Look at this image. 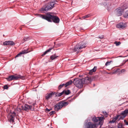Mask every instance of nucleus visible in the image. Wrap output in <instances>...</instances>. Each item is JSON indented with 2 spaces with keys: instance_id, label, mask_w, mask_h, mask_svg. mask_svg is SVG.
<instances>
[{
  "instance_id": "obj_1",
  "label": "nucleus",
  "mask_w": 128,
  "mask_h": 128,
  "mask_svg": "<svg viewBox=\"0 0 128 128\" xmlns=\"http://www.w3.org/2000/svg\"><path fill=\"white\" fill-rule=\"evenodd\" d=\"M51 12L47 13L45 15H40L39 16L42 18L46 20L48 22L53 21L55 23H58L60 21V19L57 16L51 14Z\"/></svg>"
},
{
  "instance_id": "obj_2",
  "label": "nucleus",
  "mask_w": 128,
  "mask_h": 128,
  "mask_svg": "<svg viewBox=\"0 0 128 128\" xmlns=\"http://www.w3.org/2000/svg\"><path fill=\"white\" fill-rule=\"evenodd\" d=\"M69 104L68 102H61L58 103L54 106L55 110L58 111L61 109L63 107L67 106Z\"/></svg>"
},
{
  "instance_id": "obj_3",
  "label": "nucleus",
  "mask_w": 128,
  "mask_h": 128,
  "mask_svg": "<svg viewBox=\"0 0 128 128\" xmlns=\"http://www.w3.org/2000/svg\"><path fill=\"white\" fill-rule=\"evenodd\" d=\"M55 4L56 2L54 1L50 2L47 4L46 6H43V10L45 11L50 10L54 7Z\"/></svg>"
},
{
  "instance_id": "obj_4",
  "label": "nucleus",
  "mask_w": 128,
  "mask_h": 128,
  "mask_svg": "<svg viewBox=\"0 0 128 128\" xmlns=\"http://www.w3.org/2000/svg\"><path fill=\"white\" fill-rule=\"evenodd\" d=\"M73 83L74 85L78 88H81L82 87L83 84L82 79L76 78L74 80Z\"/></svg>"
},
{
  "instance_id": "obj_5",
  "label": "nucleus",
  "mask_w": 128,
  "mask_h": 128,
  "mask_svg": "<svg viewBox=\"0 0 128 128\" xmlns=\"http://www.w3.org/2000/svg\"><path fill=\"white\" fill-rule=\"evenodd\" d=\"M19 78L24 79V77L22 76H16L14 75H12L8 76V78H6L7 80L8 81L14 80H17Z\"/></svg>"
},
{
  "instance_id": "obj_6",
  "label": "nucleus",
  "mask_w": 128,
  "mask_h": 128,
  "mask_svg": "<svg viewBox=\"0 0 128 128\" xmlns=\"http://www.w3.org/2000/svg\"><path fill=\"white\" fill-rule=\"evenodd\" d=\"M86 45L84 44H80V43L78 44L75 46L74 51V52H78V51L82 48H84L86 46Z\"/></svg>"
},
{
  "instance_id": "obj_7",
  "label": "nucleus",
  "mask_w": 128,
  "mask_h": 128,
  "mask_svg": "<svg viewBox=\"0 0 128 128\" xmlns=\"http://www.w3.org/2000/svg\"><path fill=\"white\" fill-rule=\"evenodd\" d=\"M96 124L92 122H88L85 125L84 128H96Z\"/></svg>"
},
{
  "instance_id": "obj_8",
  "label": "nucleus",
  "mask_w": 128,
  "mask_h": 128,
  "mask_svg": "<svg viewBox=\"0 0 128 128\" xmlns=\"http://www.w3.org/2000/svg\"><path fill=\"white\" fill-rule=\"evenodd\" d=\"M128 114V109H126L120 114V115L122 116L120 117V119L123 120L127 116Z\"/></svg>"
},
{
  "instance_id": "obj_9",
  "label": "nucleus",
  "mask_w": 128,
  "mask_h": 128,
  "mask_svg": "<svg viewBox=\"0 0 128 128\" xmlns=\"http://www.w3.org/2000/svg\"><path fill=\"white\" fill-rule=\"evenodd\" d=\"M127 25L125 23L121 22L116 24V27L118 28L124 29L126 27Z\"/></svg>"
},
{
  "instance_id": "obj_10",
  "label": "nucleus",
  "mask_w": 128,
  "mask_h": 128,
  "mask_svg": "<svg viewBox=\"0 0 128 128\" xmlns=\"http://www.w3.org/2000/svg\"><path fill=\"white\" fill-rule=\"evenodd\" d=\"M55 93V92H53L47 93L46 94L45 96V100H49V99L51 98L52 96Z\"/></svg>"
},
{
  "instance_id": "obj_11",
  "label": "nucleus",
  "mask_w": 128,
  "mask_h": 128,
  "mask_svg": "<svg viewBox=\"0 0 128 128\" xmlns=\"http://www.w3.org/2000/svg\"><path fill=\"white\" fill-rule=\"evenodd\" d=\"M123 11L120 8V7L117 8L115 10L116 14L117 16H120L121 15Z\"/></svg>"
},
{
  "instance_id": "obj_12",
  "label": "nucleus",
  "mask_w": 128,
  "mask_h": 128,
  "mask_svg": "<svg viewBox=\"0 0 128 128\" xmlns=\"http://www.w3.org/2000/svg\"><path fill=\"white\" fill-rule=\"evenodd\" d=\"M82 80L83 84H88L90 83L91 81V79L88 77L83 78L82 79Z\"/></svg>"
},
{
  "instance_id": "obj_13",
  "label": "nucleus",
  "mask_w": 128,
  "mask_h": 128,
  "mask_svg": "<svg viewBox=\"0 0 128 128\" xmlns=\"http://www.w3.org/2000/svg\"><path fill=\"white\" fill-rule=\"evenodd\" d=\"M12 115L10 114L8 116V117L9 118L8 120L10 122L12 123H13L14 122V117L15 116V113L13 112L12 114Z\"/></svg>"
},
{
  "instance_id": "obj_14",
  "label": "nucleus",
  "mask_w": 128,
  "mask_h": 128,
  "mask_svg": "<svg viewBox=\"0 0 128 128\" xmlns=\"http://www.w3.org/2000/svg\"><path fill=\"white\" fill-rule=\"evenodd\" d=\"M3 44L5 46L8 45L14 46L15 44L14 42L11 41H6L3 42Z\"/></svg>"
},
{
  "instance_id": "obj_15",
  "label": "nucleus",
  "mask_w": 128,
  "mask_h": 128,
  "mask_svg": "<svg viewBox=\"0 0 128 128\" xmlns=\"http://www.w3.org/2000/svg\"><path fill=\"white\" fill-rule=\"evenodd\" d=\"M118 0H106V3H108V5H110L111 3H112L113 4L118 2Z\"/></svg>"
},
{
  "instance_id": "obj_16",
  "label": "nucleus",
  "mask_w": 128,
  "mask_h": 128,
  "mask_svg": "<svg viewBox=\"0 0 128 128\" xmlns=\"http://www.w3.org/2000/svg\"><path fill=\"white\" fill-rule=\"evenodd\" d=\"M32 107V106H28L26 105H25L24 106H21V108L22 110H29V109H31Z\"/></svg>"
},
{
  "instance_id": "obj_17",
  "label": "nucleus",
  "mask_w": 128,
  "mask_h": 128,
  "mask_svg": "<svg viewBox=\"0 0 128 128\" xmlns=\"http://www.w3.org/2000/svg\"><path fill=\"white\" fill-rule=\"evenodd\" d=\"M28 51L27 50H22L21 52H20L19 54H18L15 56V58L21 56V55L22 54H26L28 52Z\"/></svg>"
},
{
  "instance_id": "obj_18",
  "label": "nucleus",
  "mask_w": 128,
  "mask_h": 128,
  "mask_svg": "<svg viewBox=\"0 0 128 128\" xmlns=\"http://www.w3.org/2000/svg\"><path fill=\"white\" fill-rule=\"evenodd\" d=\"M121 9L124 11V10L128 8V5L127 4L123 3L122 4L120 7Z\"/></svg>"
},
{
  "instance_id": "obj_19",
  "label": "nucleus",
  "mask_w": 128,
  "mask_h": 128,
  "mask_svg": "<svg viewBox=\"0 0 128 128\" xmlns=\"http://www.w3.org/2000/svg\"><path fill=\"white\" fill-rule=\"evenodd\" d=\"M100 119L98 121L99 122V124L100 125V126L104 122L103 120L104 119V117H99Z\"/></svg>"
},
{
  "instance_id": "obj_20",
  "label": "nucleus",
  "mask_w": 128,
  "mask_h": 128,
  "mask_svg": "<svg viewBox=\"0 0 128 128\" xmlns=\"http://www.w3.org/2000/svg\"><path fill=\"white\" fill-rule=\"evenodd\" d=\"M97 67L96 66H94V68L90 70L89 72V74L90 75H92V74L93 72H94L96 71V70Z\"/></svg>"
},
{
  "instance_id": "obj_21",
  "label": "nucleus",
  "mask_w": 128,
  "mask_h": 128,
  "mask_svg": "<svg viewBox=\"0 0 128 128\" xmlns=\"http://www.w3.org/2000/svg\"><path fill=\"white\" fill-rule=\"evenodd\" d=\"M99 119V117H95L92 118V120L94 122H97L98 121Z\"/></svg>"
},
{
  "instance_id": "obj_22",
  "label": "nucleus",
  "mask_w": 128,
  "mask_h": 128,
  "mask_svg": "<svg viewBox=\"0 0 128 128\" xmlns=\"http://www.w3.org/2000/svg\"><path fill=\"white\" fill-rule=\"evenodd\" d=\"M63 94L66 95H68L70 93V90H64L62 91Z\"/></svg>"
},
{
  "instance_id": "obj_23",
  "label": "nucleus",
  "mask_w": 128,
  "mask_h": 128,
  "mask_svg": "<svg viewBox=\"0 0 128 128\" xmlns=\"http://www.w3.org/2000/svg\"><path fill=\"white\" fill-rule=\"evenodd\" d=\"M54 47H52L49 48L48 50H46L43 54L42 55V56L45 55L46 53H48V52H50L51 50L53 49Z\"/></svg>"
},
{
  "instance_id": "obj_24",
  "label": "nucleus",
  "mask_w": 128,
  "mask_h": 128,
  "mask_svg": "<svg viewBox=\"0 0 128 128\" xmlns=\"http://www.w3.org/2000/svg\"><path fill=\"white\" fill-rule=\"evenodd\" d=\"M120 115H118L116 117L114 118L111 121V122L112 123L116 121L118 118L119 116H120Z\"/></svg>"
},
{
  "instance_id": "obj_25",
  "label": "nucleus",
  "mask_w": 128,
  "mask_h": 128,
  "mask_svg": "<svg viewBox=\"0 0 128 128\" xmlns=\"http://www.w3.org/2000/svg\"><path fill=\"white\" fill-rule=\"evenodd\" d=\"M72 80H70L69 81V82H66L65 84V87H66L67 86H68V85L71 84L72 83Z\"/></svg>"
},
{
  "instance_id": "obj_26",
  "label": "nucleus",
  "mask_w": 128,
  "mask_h": 128,
  "mask_svg": "<svg viewBox=\"0 0 128 128\" xmlns=\"http://www.w3.org/2000/svg\"><path fill=\"white\" fill-rule=\"evenodd\" d=\"M58 57V56H56V55L55 54H54L51 56L50 58L51 60H54L56 58Z\"/></svg>"
},
{
  "instance_id": "obj_27",
  "label": "nucleus",
  "mask_w": 128,
  "mask_h": 128,
  "mask_svg": "<svg viewBox=\"0 0 128 128\" xmlns=\"http://www.w3.org/2000/svg\"><path fill=\"white\" fill-rule=\"evenodd\" d=\"M63 94L62 92L61 93H56L54 94H55L56 96L58 97H60L62 96Z\"/></svg>"
},
{
  "instance_id": "obj_28",
  "label": "nucleus",
  "mask_w": 128,
  "mask_h": 128,
  "mask_svg": "<svg viewBox=\"0 0 128 128\" xmlns=\"http://www.w3.org/2000/svg\"><path fill=\"white\" fill-rule=\"evenodd\" d=\"M65 86V84H61L58 87V88L59 90L60 89L62 88L64 86Z\"/></svg>"
},
{
  "instance_id": "obj_29",
  "label": "nucleus",
  "mask_w": 128,
  "mask_h": 128,
  "mask_svg": "<svg viewBox=\"0 0 128 128\" xmlns=\"http://www.w3.org/2000/svg\"><path fill=\"white\" fill-rule=\"evenodd\" d=\"M118 128H124L122 124V123H119L118 126Z\"/></svg>"
},
{
  "instance_id": "obj_30",
  "label": "nucleus",
  "mask_w": 128,
  "mask_h": 128,
  "mask_svg": "<svg viewBox=\"0 0 128 128\" xmlns=\"http://www.w3.org/2000/svg\"><path fill=\"white\" fill-rule=\"evenodd\" d=\"M114 44H115L117 46L121 44L120 42H117L116 41H115L114 42Z\"/></svg>"
},
{
  "instance_id": "obj_31",
  "label": "nucleus",
  "mask_w": 128,
  "mask_h": 128,
  "mask_svg": "<svg viewBox=\"0 0 128 128\" xmlns=\"http://www.w3.org/2000/svg\"><path fill=\"white\" fill-rule=\"evenodd\" d=\"M112 62V61L110 62H107L105 64V66H108L109 65L110 63Z\"/></svg>"
},
{
  "instance_id": "obj_32",
  "label": "nucleus",
  "mask_w": 128,
  "mask_h": 128,
  "mask_svg": "<svg viewBox=\"0 0 128 128\" xmlns=\"http://www.w3.org/2000/svg\"><path fill=\"white\" fill-rule=\"evenodd\" d=\"M90 16V15L89 14L87 15H86L85 16H84L82 17L84 19H85L86 18H88Z\"/></svg>"
},
{
  "instance_id": "obj_33",
  "label": "nucleus",
  "mask_w": 128,
  "mask_h": 128,
  "mask_svg": "<svg viewBox=\"0 0 128 128\" xmlns=\"http://www.w3.org/2000/svg\"><path fill=\"white\" fill-rule=\"evenodd\" d=\"M28 38V37H24L23 40V41H24V42H25L27 40Z\"/></svg>"
},
{
  "instance_id": "obj_34",
  "label": "nucleus",
  "mask_w": 128,
  "mask_h": 128,
  "mask_svg": "<svg viewBox=\"0 0 128 128\" xmlns=\"http://www.w3.org/2000/svg\"><path fill=\"white\" fill-rule=\"evenodd\" d=\"M8 88V86L7 85H5L4 86V89H7Z\"/></svg>"
},
{
  "instance_id": "obj_35",
  "label": "nucleus",
  "mask_w": 128,
  "mask_h": 128,
  "mask_svg": "<svg viewBox=\"0 0 128 128\" xmlns=\"http://www.w3.org/2000/svg\"><path fill=\"white\" fill-rule=\"evenodd\" d=\"M54 112H55L54 111H52L50 112L49 113L50 115L51 116L54 113Z\"/></svg>"
},
{
  "instance_id": "obj_36",
  "label": "nucleus",
  "mask_w": 128,
  "mask_h": 128,
  "mask_svg": "<svg viewBox=\"0 0 128 128\" xmlns=\"http://www.w3.org/2000/svg\"><path fill=\"white\" fill-rule=\"evenodd\" d=\"M17 110L19 112L21 111L22 109L18 107L17 108Z\"/></svg>"
},
{
  "instance_id": "obj_37",
  "label": "nucleus",
  "mask_w": 128,
  "mask_h": 128,
  "mask_svg": "<svg viewBox=\"0 0 128 128\" xmlns=\"http://www.w3.org/2000/svg\"><path fill=\"white\" fill-rule=\"evenodd\" d=\"M52 109H49L48 108H46V111L47 112H48L50 111V110H51Z\"/></svg>"
},
{
  "instance_id": "obj_38",
  "label": "nucleus",
  "mask_w": 128,
  "mask_h": 128,
  "mask_svg": "<svg viewBox=\"0 0 128 128\" xmlns=\"http://www.w3.org/2000/svg\"><path fill=\"white\" fill-rule=\"evenodd\" d=\"M103 114L105 115V116L107 117V114L106 112H103Z\"/></svg>"
},
{
  "instance_id": "obj_39",
  "label": "nucleus",
  "mask_w": 128,
  "mask_h": 128,
  "mask_svg": "<svg viewBox=\"0 0 128 128\" xmlns=\"http://www.w3.org/2000/svg\"><path fill=\"white\" fill-rule=\"evenodd\" d=\"M125 71V70L124 69H123L121 70L120 72H123Z\"/></svg>"
},
{
  "instance_id": "obj_40",
  "label": "nucleus",
  "mask_w": 128,
  "mask_h": 128,
  "mask_svg": "<svg viewBox=\"0 0 128 128\" xmlns=\"http://www.w3.org/2000/svg\"><path fill=\"white\" fill-rule=\"evenodd\" d=\"M103 38V37L102 36H100L99 37V38Z\"/></svg>"
},
{
  "instance_id": "obj_41",
  "label": "nucleus",
  "mask_w": 128,
  "mask_h": 128,
  "mask_svg": "<svg viewBox=\"0 0 128 128\" xmlns=\"http://www.w3.org/2000/svg\"><path fill=\"white\" fill-rule=\"evenodd\" d=\"M128 61V59L126 60V61L125 62H126Z\"/></svg>"
},
{
  "instance_id": "obj_42",
  "label": "nucleus",
  "mask_w": 128,
  "mask_h": 128,
  "mask_svg": "<svg viewBox=\"0 0 128 128\" xmlns=\"http://www.w3.org/2000/svg\"><path fill=\"white\" fill-rule=\"evenodd\" d=\"M126 124L127 125H128V122H127Z\"/></svg>"
},
{
  "instance_id": "obj_43",
  "label": "nucleus",
  "mask_w": 128,
  "mask_h": 128,
  "mask_svg": "<svg viewBox=\"0 0 128 128\" xmlns=\"http://www.w3.org/2000/svg\"><path fill=\"white\" fill-rule=\"evenodd\" d=\"M112 128V127H110V128Z\"/></svg>"
},
{
  "instance_id": "obj_44",
  "label": "nucleus",
  "mask_w": 128,
  "mask_h": 128,
  "mask_svg": "<svg viewBox=\"0 0 128 128\" xmlns=\"http://www.w3.org/2000/svg\"><path fill=\"white\" fill-rule=\"evenodd\" d=\"M127 56H124V57H126Z\"/></svg>"
}]
</instances>
